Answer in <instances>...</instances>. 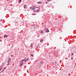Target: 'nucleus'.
Masks as SVG:
<instances>
[{
  "instance_id": "31",
  "label": "nucleus",
  "mask_w": 76,
  "mask_h": 76,
  "mask_svg": "<svg viewBox=\"0 0 76 76\" xmlns=\"http://www.w3.org/2000/svg\"><path fill=\"white\" fill-rule=\"evenodd\" d=\"M1 69H0V70H1Z\"/></svg>"
},
{
  "instance_id": "8",
  "label": "nucleus",
  "mask_w": 76,
  "mask_h": 76,
  "mask_svg": "<svg viewBox=\"0 0 76 76\" xmlns=\"http://www.w3.org/2000/svg\"><path fill=\"white\" fill-rule=\"evenodd\" d=\"M4 38H6V37H7V35H4Z\"/></svg>"
},
{
  "instance_id": "17",
  "label": "nucleus",
  "mask_w": 76,
  "mask_h": 76,
  "mask_svg": "<svg viewBox=\"0 0 76 76\" xmlns=\"http://www.w3.org/2000/svg\"><path fill=\"white\" fill-rule=\"evenodd\" d=\"M6 69V67H5L4 68V69Z\"/></svg>"
},
{
  "instance_id": "18",
  "label": "nucleus",
  "mask_w": 76,
  "mask_h": 76,
  "mask_svg": "<svg viewBox=\"0 0 76 76\" xmlns=\"http://www.w3.org/2000/svg\"><path fill=\"white\" fill-rule=\"evenodd\" d=\"M47 1H51V0H48Z\"/></svg>"
},
{
  "instance_id": "12",
  "label": "nucleus",
  "mask_w": 76,
  "mask_h": 76,
  "mask_svg": "<svg viewBox=\"0 0 76 76\" xmlns=\"http://www.w3.org/2000/svg\"><path fill=\"white\" fill-rule=\"evenodd\" d=\"M40 33L42 34L43 33V31H42V30H41L40 31Z\"/></svg>"
},
{
  "instance_id": "6",
  "label": "nucleus",
  "mask_w": 76,
  "mask_h": 76,
  "mask_svg": "<svg viewBox=\"0 0 76 76\" xmlns=\"http://www.w3.org/2000/svg\"><path fill=\"white\" fill-rule=\"evenodd\" d=\"M24 9H26V5H24Z\"/></svg>"
},
{
  "instance_id": "14",
  "label": "nucleus",
  "mask_w": 76,
  "mask_h": 76,
  "mask_svg": "<svg viewBox=\"0 0 76 76\" xmlns=\"http://www.w3.org/2000/svg\"><path fill=\"white\" fill-rule=\"evenodd\" d=\"M38 3H39V4H40V3H42V2H41V1H39V2H38Z\"/></svg>"
},
{
  "instance_id": "13",
  "label": "nucleus",
  "mask_w": 76,
  "mask_h": 76,
  "mask_svg": "<svg viewBox=\"0 0 76 76\" xmlns=\"http://www.w3.org/2000/svg\"><path fill=\"white\" fill-rule=\"evenodd\" d=\"M28 58H27L26 60L24 61L25 62L26 61H28Z\"/></svg>"
},
{
  "instance_id": "1",
  "label": "nucleus",
  "mask_w": 76,
  "mask_h": 76,
  "mask_svg": "<svg viewBox=\"0 0 76 76\" xmlns=\"http://www.w3.org/2000/svg\"><path fill=\"white\" fill-rule=\"evenodd\" d=\"M35 10L34 11V12H39L40 10V8L39 7H37Z\"/></svg>"
},
{
  "instance_id": "15",
  "label": "nucleus",
  "mask_w": 76,
  "mask_h": 76,
  "mask_svg": "<svg viewBox=\"0 0 76 76\" xmlns=\"http://www.w3.org/2000/svg\"><path fill=\"white\" fill-rule=\"evenodd\" d=\"M43 40H44L43 39H42L41 40H40V42H42Z\"/></svg>"
},
{
  "instance_id": "20",
  "label": "nucleus",
  "mask_w": 76,
  "mask_h": 76,
  "mask_svg": "<svg viewBox=\"0 0 76 76\" xmlns=\"http://www.w3.org/2000/svg\"><path fill=\"white\" fill-rule=\"evenodd\" d=\"M8 63V64H7V65H9V63Z\"/></svg>"
},
{
  "instance_id": "24",
  "label": "nucleus",
  "mask_w": 76,
  "mask_h": 76,
  "mask_svg": "<svg viewBox=\"0 0 76 76\" xmlns=\"http://www.w3.org/2000/svg\"><path fill=\"white\" fill-rule=\"evenodd\" d=\"M73 58H71V60H73Z\"/></svg>"
},
{
  "instance_id": "26",
  "label": "nucleus",
  "mask_w": 76,
  "mask_h": 76,
  "mask_svg": "<svg viewBox=\"0 0 76 76\" xmlns=\"http://www.w3.org/2000/svg\"><path fill=\"white\" fill-rule=\"evenodd\" d=\"M1 41V40H0V42Z\"/></svg>"
},
{
  "instance_id": "7",
  "label": "nucleus",
  "mask_w": 76,
  "mask_h": 76,
  "mask_svg": "<svg viewBox=\"0 0 76 76\" xmlns=\"http://www.w3.org/2000/svg\"><path fill=\"white\" fill-rule=\"evenodd\" d=\"M40 63L42 64H44V62H43V61H40Z\"/></svg>"
},
{
  "instance_id": "4",
  "label": "nucleus",
  "mask_w": 76,
  "mask_h": 76,
  "mask_svg": "<svg viewBox=\"0 0 76 76\" xmlns=\"http://www.w3.org/2000/svg\"><path fill=\"white\" fill-rule=\"evenodd\" d=\"M33 7V8H32V10H34V9H36L37 8V7H35V6H34Z\"/></svg>"
},
{
  "instance_id": "21",
  "label": "nucleus",
  "mask_w": 76,
  "mask_h": 76,
  "mask_svg": "<svg viewBox=\"0 0 76 76\" xmlns=\"http://www.w3.org/2000/svg\"><path fill=\"white\" fill-rule=\"evenodd\" d=\"M0 21H1V22H2V21H3V20H0Z\"/></svg>"
},
{
  "instance_id": "30",
  "label": "nucleus",
  "mask_w": 76,
  "mask_h": 76,
  "mask_svg": "<svg viewBox=\"0 0 76 76\" xmlns=\"http://www.w3.org/2000/svg\"><path fill=\"white\" fill-rule=\"evenodd\" d=\"M57 63V62H55V63Z\"/></svg>"
},
{
  "instance_id": "3",
  "label": "nucleus",
  "mask_w": 76,
  "mask_h": 76,
  "mask_svg": "<svg viewBox=\"0 0 76 76\" xmlns=\"http://www.w3.org/2000/svg\"><path fill=\"white\" fill-rule=\"evenodd\" d=\"M11 62V60L10 58H8L7 63H10Z\"/></svg>"
},
{
  "instance_id": "9",
  "label": "nucleus",
  "mask_w": 76,
  "mask_h": 76,
  "mask_svg": "<svg viewBox=\"0 0 76 76\" xmlns=\"http://www.w3.org/2000/svg\"><path fill=\"white\" fill-rule=\"evenodd\" d=\"M25 59H26V58H25L24 59H22V60L21 61V62H20V63H21V62H23V61H24V60H25Z\"/></svg>"
},
{
  "instance_id": "25",
  "label": "nucleus",
  "mask_w": 76,
  "mask_h": 76,
  "mask_svg": "<svg viewBox=\"0 0 76 76\" xmlns=\"http://www.w3.org/2000/svg\"><path fill=\"white\" fill-rule=\"evenodd\" d=\"M45 3H46V4H47V2H46Z\"/></svg>"
},
{
  "instance_id": "27",
  "label": "nucleus",
  "mask_w": 76,
  "mask_h": 76,
  "mask_svg": "<svg viewBox=\"0 0 76 76\" xmlns=\"http://www.w3.org/2000/svg\"><path fill=\"white\" fill-rule=\"evenodd\" d=\"M4 69H3V70H2V72H3V71H4Z\"/></svg>"
},
{
  "instance_id": "34",
  "label": "nucleus",
  "mask_w": 76,
  "mask_h": 76,
  "mask_svg": "<svg viewBox=\"0 0 76 76\" xmlns=\"http://www.w3.org/2000/svg\"><path fill=\"white\" fill-rule=\"evenodd\" d=\"M9 0H7V1H9Z\"/></svg>"
},
{
  "instance_id": "29",
  "label": "nucleus",
  "mask_w": 76,
  "mask_h": 76,
  "mask_svg": "<svg viewBox=\"0 0 76 76\" xmlns=\"http://www.w3.org/2000/svg\"><path fill=\"white\" fill-rule=\"evenodd\" d=\"M12 56H13L11 55V57H12Z\"/></svg>"
},
{
  "instance_id": "28",
  "label": "nucleus",
  "mask_w": 76,
  "mask_h": 76,
  "mask_svg": "<svg viewBox=\"0 0 76 76\" xmlns=\"http://www.w3.org/2000/svg\"><path fill=\"white\" fill-rule=\"evenodd\" d=\"M32 26H34V25L33 24Z\"/></svg>"
},
{
  "instance_id": "10",
  "label": "nucleus",
  "mask_w": 76,
  "mask_h": 76,
  "mask_svg": "<svg viewBox=\"0 0 76 76\" xmlns=\"http://www.w3.org/2000/svg\"><path fill=\"white\" fill-rule=\"evenodd\" d=\"M23 64V62H22L21 64H20V66H22V64Z\"/></svg>"
},
{
  "instance_id": "19",
  "label": "nucleus",
  "mask_w": 76,
  "mask_h": 76,
  "mask_svg": "<svg viewBox=\"0 0 76 76\" xmlns=\"http://www.w3.org/2000/svg\"><path fill=\"white\" fill-rule=\"evenodd\" d=\"M32 15H35V14H34V13H33V14H32Z\"/></svg>"
},
{
  "instance_id": "2",
  "label": "nucleus",
  "mask_w": 76,
  "mask_h": 76,
  "mask_svg": "<svg viewBox=\"0 0 76 76\" xmlns=\"http://www.w3.org/2000/svg\"><path fill=\"white\" fill-rule=\"evenodd\" d=\"M46 29V32H49L50 31H49V30H48V28H45Z\"/></svg>"
},
{
  "instance_id": "23",
  "label": "nucleus",
  "mask_w": 76,
  "mask_h": 76,
  "mask_svg": "<svg viewBox=\"0 0 76 76\" xmlns=\"http://www.w3.org/2000/svg\"><path fill=\"white\" fill-rule=\"evenodd\" d=\"M30 9H32V7H30Z\"/></svg>"
},
{
  "instance_id": "32",
  "label": "nucleus",
  "mask_w": 76,
  "mask_h": 76,
  "mask_svg": "<svg viewBox=\"0 0 76 76\" xmlns=\"http://www.w3.org/2000/svg\"><path fill=\"white\" fill-rule=\"evenodd\" d=\"M37 47H38V46H37Z\"/></svg>"
},
{
  "instance_id": "16",
  "label": "nucleus",
  "mask_w": 76,
  "mask_h": 76,
  "mask_svg": "<svg viewBox=\"0 0 76 76\" xmlns=\"http://www.w3.org/2000/svg\"><path fill=\"white\" fill-rule=\"evenodd\" d=\"M71 55L72 56H73V55H74V54H73V53H72Z\"/></svg>"
},
{
  "instance_id": "22",
  "label": "nucleus",
  "mask_w": 76,
  "mask_h": 76,
  "mask_svg": "<svg viewBox=\"0 0 76 76\" xmlns=\"http://www.w3.org/2000/svg\"><path fill=\"white\" fill-rule=\"evenodd\" d=\"M31 56H32V57H33V55L31 54Z\"/></svg>"
},
{
  "instance_id": "11",
  "label": "nucleus",
  "mask_w": 76,
  "mask_h": 76,
  "mask_svg": "<svg viewBox=\"0 0 76 76\" xmlns=\"http://www.w3.org/2000/svg\"><path fill=\"white\" fill-rule=\"evenodd\" d=\"M21 1H22L21 0H19L18 1V3H20V2H21Z\"/></svg>"
},
{
  "instance_id": "5",
  "label": "nucleus",
  "mask_w": 76,
  "mask_h": 76,
  "mask_svg": "<svg viewBox=\"0 0 76 76\" xmlns=\"http://www.w3.org/2000/svg\"><path fill=\"white\" fill-rule=\"evenodd\" d=\"M33 46V43H31L30 45V47H32V46Z\"/></svg>"
},
{
  "instance_id": "33",
  "label": "nucleus",
  "mask_w": 76,
  "mask_h": 76,
  "mask_svg": "<svg viewBox=\"0 0 76 76\" xmlns=\"http://www.w3.org/2000/svg\"><path fill=\"white\" fill-rule=\"evenodd\" d=\"M53 64H54V63H53Z\"/></svg>"
}]
</instances>
